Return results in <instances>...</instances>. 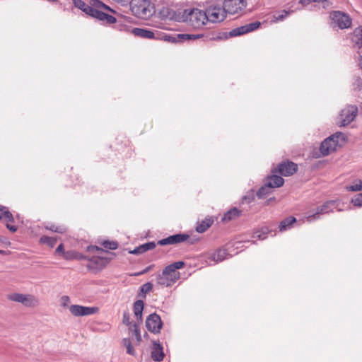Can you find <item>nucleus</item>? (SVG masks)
<instances>
[{
  "mask_svg": "<svg viewBox=\"0 0 362 362\" xmlns=\"http://www.w3.org/2000/svg\"><path fill=\"white\" fill-rule=\"evenodd\" d=\"M153 288V284L151 282H147L143 284L139 288V296L146 298L147 293L150 292Z\"/></svg>",
  "mask_w": 362,
  "mask_h": 362,
  "instance_id": "obj_33",
  "label": "nucleus"
},
{
  "mask_svg": "<svg viewBox=\"0 0 362 362\" xmlns=\"http://www.w3.org/2000/svg\"><path fill=\"white\" fill-rule=\"evenodd\" d=\"M61 305L63 307L67 306L70 303V298L68 296H63L61 299Z\"/></svg>",
  "mask_w": 362,
  "mask_h": 362,
  "instance_id": "obj_44",
  "label": "nucleus"
},
{
  "mask_svg": "<svg viewBox=\"0 0 362 362\" xmlns=\"http://www.w3.org/2000/svg\"><path fill=\"white\" fill-rule=\"evenodd\" d=\"M182 261L175 262L166 266L161 273L156 276V284L160 287H170L173 285L180 278V274L177 269H180L185 266Z\"/></svg>",
  "mask_w": 362,
  "mask_h": 362,
  "instance_id": "obj_2",
  "label": "nucleus"
},
{
  "mask_svg": "<svg viewBox=\"0 0 362 362\" xmlns=\"http://www.w3.org/2000/svg\"><path fill=\"white\" fill-rule=\"evenodd\" d=\"M358 107L356 105H347L341 110L338 120V125L339 127H345L349 124L354 120L358 115Z\"/></svg>",
  "mask_w": 362,
  "mask_h": 362,
  "instance_id": "obj_9",
  "label": "nucleus"
},
{
  "mask_svg": "<svg viewBox=\"0 0 362 362\" xmlns=\"http://www.w3.org/2000/svg\"><path fill=\"white\" fill-rule=\"evenodd\" d=\"M227 250L226 249L220 248L217 250H216L209 257L210 259L216 262H220L223 261L227 255H228Z\"/></svg>",
  "mask_w": 362,
  "mask_h": 362,
  "instance_id": "obj_24",
  "label": "nucleus"
},
{
  "mask_svg": "<svg viewBox=\"0 0 362 362\" xmlns=\"http://www.w3.org/2000/svg\"><path fill=\"white\" fill-rule=\"evenodd\" d=\"M76 259H86V257L84 255L78 253V257H76Z\"/></svg>",
  "mask_w": 362,
  "mask_h": 362,
  "instance_id": "obj_53",
  "label": "nucleus"
},
{
  "mask_svg": "<svg viewBox=\"0 0 362 362\" xmlns=\"http://www.w3.org/2000/svg\"><path fill=\"white\" fill-rule=\"evenodd\" d=\"M130 8L137 18L148 19L155 13L154 5L150 0H131Z\"/></svg>",
  "mask_w": 362,
  "mask_h": 362,
  "instance_id": "obj_4",
  "label": "nucleus"
},
{
  "mask_svg": "<svg viewBox=\"0 0 362 362\" xmlns=\"http://www.w3.org/2000/svg\"><path fill=\"white\" fill-rule=\"evenodd\" d=\"M296 222V218L293 216H289L281 221L279 226L280 231H285L290 229L292 225Z\"/></svg>",
  "mask_w": 362,
  "mask_h": 362,
  "instance_id": "obj_26",
  "label": "nucleus"
},
{
  "mask_svg": "<svg viewBox=\"0 0 362 362\" xmlns=\"http://www.w3.org/2000/svg\"><path fill=\"white\" fill-rule=\"evenodd\" d=\"M243 199L245 201H246L247 203H250L254 199L253 193L252 194L251 197H250V196H245L243 197Z\"/></svg>",
  "mask_w": 362,
  "mask_h": 362,
  "instance_id": "obj_48",
  "label": "nucleus"
},
{
  "mask_svg": "<svg viewBox=\"0 0 362 362\" xmlns=\"http://www.w3.org/2000/svg\"><path fill=\"white\" fill-rule=\"evenodd\" d=\"M64 245L62 243H61L56 249L55 250V252L56 253H62V255L64 256Z\"/></svg>",
  "mask_w": 362,
  "mask_h": 362,
  "instance_id": "obj_47",
  "label": "nucleus"
},
{
  "mask_svg": "<svg viewBox=\"0 0 362 362\" xmlns=\"http://www.w3.org/2000/svg\"><path fill=\"white\" fill-rule=\"evenodd\" d=\"M242 242H243V241H238V243H241Z\"/></svg>",
  "mask_w": 362,
  "mask_h": 362,
  "instance_id": "obj_59",
  "label": "nucleus"
},
{
  "mask_svg": "<svg viewBox=\"0 0 362 362\" xmlns=\"http://www.w3.org/2000/svg\"><path fill=\"white\" fill-rule=\"evenodd\" d=\"M275 197H271L267 201V204H269L271 202L274 201Z\"/></svg>",
  "mask_w": 362,
  "mask_h": 362,
  "instance_id": "obj_55",
  "label": "nucleus"
},
{
  "mask_svg": "<svg viewBox=\"0 0 362 362\" xmlns=\"http://www.w3.org/2000/svg\"><path fill=\"white\" fill-rule=\"evenodd\" d=\"M78 252L71 250V251L64 252L63 257L66 260H71V259H75L76 257H78Z\"/></svg>",
  "mask_w": 362,
  "mask_h": 362,
  "instance_id": "obj_41",
  "label": "nucleus"
},
{
  "mask_svg": "<svg viewBox=\"0 0 362 362\" xmlns=\"http://www.w3.org/2000/svg\"><path fill=\"white\" fill-rule=\"evenodd\" d=\"M312 2H313L312 0H300L299 1V3L303 6H307L310 4H311Z\"/></svg>",
  "mask_w": 362,
  "mask_h": 362,
  "instance_id": "obj_50",
  "label": "nucleus"
},
{
  "mask_svg": "<svg viewBox=\"0 0 362 362\" xmlns=\"http://www.w3.org/2000/svg\"><path fill=\"white\" fill-rule=\"evenodd\" d=\"M129 330L131 332L132 335L135 336L137 341L139 342L141 341L140 330L136 323H133L132 325L129 327Z\"/></svg>",
  "mask_w": 362,
  "mask_h": 362,
  "instance_id": "obj_34",
  "label": "nucleus"
},
{
  "mask_svg": "<svg viewBox=\"0 0 362 362\" xmlns=\"http://www.w3.org/2000/svg\"><path fill=\"white\" fill-rule=\"evenodd\" d=\"M155 247L154 242H148L134 248L130 253L134 255L142 254L148 250H153Z\"/></svg>",
  "mask_w": 362,
  "mask_h": 362,
  "instance_id": "obj_23",
  "label": "nucleus"
},
{
  "mask_svg": "<svg viewBox=\"0 0 362 362\" xmlns=\"http://www.w3.org/2000/svg\"><path fill=\"white\" fill-rule=\"evenodd\" d=\"M180 37H181V39H182V42H184V41H186V40H197V39H199L200 37H202L203 35H199V34H197V35H194V34H182V35H180Z\"/></svg>",
  "mask_w": 362,
  "mask_h": 362,
  "instance_id": "obj_40",
  "label": "nucleus"
},
{
  "mask_svg": "<svg viewBox=\"0 0 362 362\" xmlns=\"http://www.w3.org/2000/svg\"><path fill=\"white\" fill-rule=\"evenodd\" d=\"M70 313L76 317L88 316L96 313L98 308L96 307H86L79 305H71L69 307Z\"/></svg>",
  "mask_w": 362,
  "mask_h": 362,
  "instance_id": "obj_13",
  "label": "nucleus"
},
{
  "mask_svg": "<svg viewBox=\"0 0 362 362\" xmlns=\"http://www.w3.org/2000/svg\"><path fill=\"white\" fill-rule=\"evenodd\" d=\"M0 254L1 255H6V252L5 250H0Z\"/></svg>",
  "mask_w": 362,
  "mask_h": 362,
  "instance_id": "obj_56",
  "label": "nucleus"
},
{
  "mask_svg": "<svg viewBox=\"0 0 362 362\" xmlns=\"http://www.w3.org/2000/svg\"><path fill=\"white\" fill-rule=\"evenodd\" d=\"M93 251H94V252H98V251H102V252H103V251H104V250H103V249H102V248H100V247H98V246H93Z\"/></svg>",
  "mask_w": 362,
  "mask_h": 362,
  "instance_id": "obj_51",
  "label": "nucleus"
},
{
  "mask_svg": "<svg viewBox=\"0 0 362 362\" xmlns=\"http://www.w3.org/2000/svg\"><path fill=\"white\" fill-rule=\"evenodd\" d=\"M358 65L360 68L362 69V56H360L358 58Z\"/></svg>",
  "mask_w": 362,
  "mask_h": 362,
  "instance_id": "obj_54",
  "label": "nucleus"
},
{
  "mask_svg": "<svg viewBox=\"0 0 362 362\" xmlns=\"http://www.w3.org/2000/svg\"><path fill=\"white\" fill-rule=\"evenodd\" d=\"M103 245L106 249L114 250L118 247V243L116 241L106 240L103 243Z\"/></svg>",
  "mask_w": 362,
  "mask_h": 362,
  "instance_id": "obj_39",
  "label": "nucleus"
},
{
  "mask_svg": "<svg viewBox=\"0 0 362 362\" xmlns=\"http://www.w3.org/2000/svg\"><path fill=\"white\" fill-rule=\"evenodd\" d=\"M352 42L358 48L362 47V26H359L354 30Z\"/></svg>",
  "mask_w": 362,
  "mask_h": 362,
  "instance_id": "obj_25",
  "label": "nucleus"
},
{
  "mask_svg": "<svg viewBox=\"0 0 362 362\" xmlns=\"http://www.w3.org/2000/svg\"><path fill=\"white\" fill-rule=\"evenodd\" d=\"M164 353L163 347L160 344L154 343L153 347L151 351V358L154 361H161L164 358Z\"/></svg>",
  "mask_w": 362,
  "mask_h": 362,
  "instance_id": "obj_20",
  "label": "nucleus"
},
{
  "mask_svg": "<svg viewBox=\"0 0 362 362\" xmlns=\"http://www.w3.org/2000/svg\"><path fill=\"white\" fill-rule=\"evenodd\" d=\"M144 303L142 300H137L134 303V314L139 322H142V313L144 310Z\"/></svg>",
  "mask_w": 362,
  "mask_h": 362,
  "instance_id": "obj_21",
  "label": "nucleus"
},
{
  "mask_svg": "<svg viewBox=\"0 0 362 362\" xmlns=\"http://www.w3.org/2000/svg\"><path fill=\"white\" fill-rule=\"evenodd\" d=\"M213 222L214 220L211 218H206L201 223H198L196 230L200 233H204L212 225Z\"/></svg>",
  "mask_w": 362,
  "mask_h": 362,
  "instance_id": "obj_27",
  "label": "nucleus"
},
{
  "mask_svg": "<svg viewBox=\"0 0 362 362\" xmlns=\"http://www.w3.org/2000/svg\"><path fill=\"white\" fill-rule=\"evenodd\" d=\"M204 12L206 13V18L207 21L213 23H217L223 21L228 14L226 11L224 9L223 5L222 4V6H221L216 2H212L207 4Z\"/></svg>",
  "mask_w": 362,
  "mask_h": 362,
  "instance_id": "obj_5",
  "label": "nucleus"
},
{
  "mask_svg": "<svg viewBox=\"0 0 362 362\" xmlns=\"http://www.w3.org/2000/svg\"><path fill=\"white\" fill-rule=\"evenodd\" d=\"M122 322L129 327L132 325V323L130 322L129 314L127 312H124Z\"/></svg>",
  "mask_w": 362,
  "mask_h": 362,
  "instance_id": "obj_43",
  "label": "nucleus"
},
{
  "mask_svg": "<svg viewBox=\"0 0 362 362\" xmlns=\"http://www.w3.org/2000/svg\"><path fill=\"white\" fill-rule=\"evenodd\" d=\"M277 173H279L276 171V169L274 168L272 170V175L267 177L266 182L271 184L270 187L272 189L280 187L284 183V180L281 176L278 175Z\"/></svg>",
  "mask_w": 362,
  "mask_h": 362,
  "instance_id": "obj_19",
  "label": "nucleus"
},
{
  "mask_svg": "<svg viewBox=\"0 0 362 362\" xmlns=\"http://www.w3.org/2000/svg\"><path fill=\"white\" fill-rule=\"evenodd\" d=\"M261 23L259 21H255L238 28L233 29L230 31V35L232 37L242 35L250 32L254 31L259 28Z\"/></svg>",
  "mask_w": 362,
  "mask_h": 362,
  "instance_id": "obj_15",
  "label": "nucleus"
},
{
  "mask_svg": "<svg viewBox=\"0 0 362 362\" xmlns=\"http://www.w3.org/2000/svg\"><path fill=\"white\" fill-rule=\"evenodd\" d=\"M241 214V211L238 209L237 208H233L230 210H229L228 212H226L223 218H222V221H231L233 219H235L238 217H239Z\"/></svg>",
  "mask_w": 362,
  "mask_h": 362,
  "instance_id": "obj_28",
  "label": "nucleus"
},
{
  "mask_svg": "<svg viewBox=\"0 0 362 362\" xmlns=\"http://www.w3.org/2000/svg\"><path fill=\"white\" fill-rule=\"evenodd\" d=\"M189 238V235L187 234H175L173 235H170L166 238H163L158 242V244L160 245H175L187 241Z\"/></svg>",
  "mask_w": 362,
  "mask_h": 362,
  "instance_id": "obj_17",
  "label": "nucleus"
},
{
  "mask_svg": "<svg viewBox=\"0 0 362 362\" xmlns=\"http://www.w3.org/2000/svg\"><path fill=\"white\" fill-rule=\"evenodd\" d=\"M162 321L158 315L156 313L151 314L146 320V326L148 331L153 333H158L162 328Z\"/></svg>",
  "mask_w": 362,
  "mask_h": 362,
  "instance_id": "obj_14",
  "label": "nucleus"
},
{
  "mask_svg": "<svg viewBox=\"0 0 362 362\" xmlns=\"http://www.w3.org/2000/svg\"><path fill=\"white\" fill-rule=\"evenodd\" d=\"M86 250H87L88 252H94V251H93V245H89V246H88V247H87V248H86Z\"/></svg>",
  "mask_w": 362,
  "mask_h": 362,
  "instance_id": "obj_52",
  "label": "nucleus"
},
{
  "mask_svg": "<svg viewBox=\"0 0 362 362\" xmlns=\"http://www.w3.org/2000/svg\"><path fill=\"white\" fill-rule=\"evenodd\" d=\"M270 183H267L266 182L265 184L258 189L257 192V196L259 199L264 198V197H266L267 195L272 192V189L270 187Z\"/></svg>",
  "mask_w": 362,
  "mask_h": 362,
  "instance_id": "obj_29",
  "label": "nucleus"
},
{
  "mask_svg": "<svg viewBox=\"0 0 362 362\" xmlns=\"http://www.w3.org/2000/svg\"><path fill=\"white\" fill-rule=\"evenodd\" d=\"M321 4L325 9L329 8L332 6V3L329 0H322Z\"/></svg>",
  "mask_w": 362,
  "mask_h": 362,
  "instance_id": "obj_45",
  "label": "nucleus"
},
{
  "mask_svg": "<svg viewBox=\"0 0 362 362\" xmlns=\"http://www.w3.org/2000/svg\"><path fill=\"white\" fill-rule=\"evenodd\" d=\"M347 191L357 192L362 190V181L361 180H356L352 185L347 186Z\"/></svg>",
  "mask_w": 362,
  "mask_h": 362,
  "instance_id": "obj_36",
  "label": "nucleus"
},
{
  "mask_svg": "<svg viewBox=\"0 0 362 362\" xmlns=\"http://www.w3.org/2000/svg\"><path fill=\"white\" fill-rule=\"evenodd\" d=\"M329 18L332 25L340 29L349 28L352 24V19L349 15L340 11H332L329 13Z\"/></svg>",
  "mask_w": 362,
  "mask_h": 362,
  "instance_id": "obj_8",
  "label": "nucleus"
},
{
  "mask_svg": "<svg viewBox=\"0 0 362 362\" xmlns=\"http://www.w3.org/2000/svg\"><path fill=\"white\" fill-rule=\"evenodd\" d=\"M206 13L199 8L185 9L182 15V21L194 28H201L208 23Z\"/></svg>",
  "mask_w": 362,
  "mask_h": 362,
  "instance_id": "obj_3",
  "label": "nucleus"
},
{
  "mask_svg": "<svg viewBox=\"0 0 362 362\" xmlns=\"http://www.w3.org/2000/svg\"><path fill=\"white\" fill-rule=\"evenodd\" d=\"M113 1L120 4L121 6H126L130 3V0H112Z\"/></svg>",
  "mask_w": 362,
  "mask_h": 362,
  "instance_id": "obj_46",
  "label": "nucleus"
},
{
  "mask_svg": "<svg viewBox=\"0 0 362 362\" xmlns=\"http://www.w3.org/2000/svg\"><path fill=\"white\" fill-rule=\"evenodd\" d=\"M0 221L6 224V228L12 233L17 231L18 228L16 226L11 225L9 223L14 222L13 214L9 211L7 207L0 205Z\"/></svg>",
  "mask_w": 362,
  "mask_h": 362,
  "instance_id": "obj_12",
  "label": "nucleus"
},
{
  "mask_svg": "<svg viewBox=\"0 0 362 362\" xmlns=\"http://www.w3.org/2000/svg\"><path fill=\"white\" fill-rule=\"evenodd\" d=\"M123 345L127 348V354L130 355H134V349L133 346H132V343L130 341L129 339L124 338L122 340Z\"/></svg>",
  "mask_w": 362,
  "mask_h": 362,
  "instance_id": "obj_38",
  "label": "nucleus"
},
{
  "mask_svg": "<svg viewBox=\"0 0 362 362\" xmlns=\"http://www.w3.org/2000/svg\"><path fill=\"white\" fill-rule=\"evenodd\" d=\"M57 238L54 237H48L46 235H43L40 238V243L45 244L49 247H54L57 243Z\"/></svg>",
  "mask_w": 362,
  "mask_h": 362,
  "instance_id": "obj_32",
  "label": "nucleus"
},
{
  "mask_svg": "<svg viewBox=\"0 0 362 362\" xmlns=\"http://www.w3.org/2000/svg\"><path fill=\"white\" fill-rule=\"evenodd\" d=\"M223 5L228 14H241L247 6V0H223Z\"/></svg>",
  "mask_w": 362,
  "mask_h": 362,
  "instance_id": "obj_10",
  "label": "nucleus"
},
{
  "mask_svg": "<svg viewBox=\"0 0 362 362\" xmlns=\"http://www.w3.org/2000/svg\"><path fill=\"white\" fill-rule=\"evenodd\" d=\"M151 268V266H149L148 267H146V269H144L143 271L136 274L135 275L138 276V275H142V274H144L146 273H147Z\"/></svg>",
  "mask_w": 362,
  "mask_h": 362,
  "instance_id": "obj_49",
  "label": "nucleus"
},
{
  "mask_svg": "<svg viewBox=\"0 0 362 362\" xmlns=\"http://www.w3.org/2000/svg\"><path fill=\"white\" fill-rule=\"evenodd\" d=\"M269 233L268 228L264 227L261 229V231H256L253 233L252 238H257L259 240H264L267 238V235Z\"/></svg>",
  "mask_w": 362,
  "mask_h": 362,
  "instance_id": "obj_35",
  "label": "nucleus"
},
{
  "mask_svg": "<svg viewBox=\"0 0 362 362\" xmlns=\"http://www.w3.org/2000/svg\"><path fill=\"white\" fill-rule=\"evenodd\" d=\"M115 254L111 253L110 257H93L90 259V264L88 267H95V269H101L106 267V265L112 259Z\"/></svg>",
  "mask_w": 362,
  "mask_h": 362,
  "instance_id": "obj_18",
  "label": "nucleus"
},
{
  "mask_svg": "<svg viewBox=\"0 0 362 362\" xmlns=\"http://www.w3.org/2000/svg\"><path fill=\"white\" fill-rule=\"evenodd\" d=\"M281 175L287 177L293 175L298 170V165L291 161L282 162L276 168Z\"/></svg>",
  "mask_w": 362,
  "mask_h": 362,
  "instance_id": "obj_16",
  "label": "nucleus"
},
{
  "mask_svg": "<svg viewBox=\"0 0 362 362\" xmlns=\"http://www.w3.org/2000/svg\"><path fill=\"white\" fill-rule=\"evenodd\" d=\"M247 242H250V240H248ZM251 243H252V244H255V240H252V241H251Z\"/></svg>",
  "mask_w": 362,
  "mask_h": 362,
  "instance_id": "obj_58",
  "label": "nucleus"
},
{
  "mask_svg": "<svg viewBox=\"0 0 362 362\" xmlns=\"http://www.w3.org/2000/svg\"><path fill=\"white\" fill-rule=\"evenodd\" d=\"M180 35H182V34H175V35L164 34L163 35L161 36V39H163V40H165L166 42L176 43V42H182V39H181Z\"/></svg>",
  "mask_w": 362,
  "mask_h": 362,
  "instance_id": "obj_30",
  "label": "nucleus"
},
{
  "mask_svg": "<svg viewBox=\"0 0 362 362\" xmlns=\"http://www.w3.org/2000/svg\"><path fill=\"white\" fill-rule=\"evenodd\" d=\"M46 229L49 230L52 232L59 233H64L66 232V228H64L62 226H56V225H50V226H46Z\"/></svg>",
  "mask_w": 362,
  "mask_h": 362,
  "instance_id": "obj_37",
  "label": "nucleus"
},
{
  "mask_svg": "<svg viewBox=\"0 0 362 362\" xmlns=\"http://www.w3.org/2000/svg\"><path fill=\"white\" fill-rule=\"evenodd\" d=\"M335 201H328L324 203L322 206H318L316 209V211L312 214H309L306 218L309 222H312L315 220L320 218V215L327 214L329 212L333 211Z\"/></svg>",
  "mask_w": 362,
  "mask_h": 362,
  "instance_id": "obj_11",
  "label": "nucleus"
},
{
  "mask_svg": "<svg viewBox=\"0 0 362 362\" xmlns=\"http://www.w3.org/2000/svg\"><path fill=\"white\" fill-rule=\"evenodd\" d=\"M351 203L356 206H362V192L356 194L351 199Z\"/></svg>",
  "mask_w": 362,
  "mask_h": 362,
  "instance_id": "obj_42",
  "label": "nucleus"
},
{
  "mask_svg": "<svg viewBox=\"0 0 362 362\" xmlns=\"http://www.w3.org/2000/svg\"><path fill=\"white\" fill-rule=\"evenodd\" d=\"M132 33L139 37L146 38V39H153L155 38V33L149 30L143 29V28H134Z\"/></svg>",
  "mask_w": 362,
  "mask_h": 362,
  "instance_id": "obj_22",
  "label": "nucleus"
},
{
  "mask_svg": "<svg viewBox=\"0 0 362 362\" xmlns=\"http://www.w3.org/2000/svg\"><path fill=\"white\" fill-rule=\"evenodd\" d=\"M346 139L345 135L341 132H337L326 139H325L320 145V150L323 156H327L331 153L335 151L337 148L340 144L339 140L344 141Z\"/></svg>",
  "mask_w": 362,
  "mask_h": 362,
  "instance_id": "obj_6",
  "label": "nucleus"
},
{
  "mask_svg": "<svg viewBox=\"0 0 362 362\" xmlns=\"http://www.w3.org/2000/svg\"><path fill=\"white\" fill-rule=\"evenodd\" d=\"M322 0H312L313 2H318V3H322Z\"/></svg>",
  "mask_w": 362,
  "mask_h": 362,
  "instance_id": "obj_57",
  "label": "nucleus"
},
{
  "mask_svg": "<svg viewBox=\"0 0 362 362\" xmlns=\"http://www.w3.org/2000/svg\"><path fill=\"white\" fill-rule=\"evenodd\" d=\"M7 299L16 303H21L27 308H36L40 305L39 299L31 294L13 293L7 295Z\"/></svg>",
  "mask_w": 362,
  "mask_h": 362,
  "instance_id": "obj_7",
  "label": "nucleus"
},
{
  "mask_svg": "<svg viewBox=\"0 0 362 362\" xmlns=\"http://www.w3.org/2000/svg\"><path fill=\"white\" fill-rule=\"evenodd\" d=\"M74 5L86 15L103 23L112 24L116 18L105 13L106 11L115 13L108 6L99 0H72Z\"/></svg>",
  "mask_w": 362,
  "mask_h": 362,
  "instance_id": "obj_1",
  "label": "nucleus"
},
{
  "mask_svg": "<svg viewBox=\"0 0 362 362\" xmlns=\"http://www.w3.org/2000/svg\"><path fill=\"white\" fill-rule=\"evenodd\" d=\"M293 12V10H283L281 11V13L280 14H274L273 16L272 22L277 23L279 21H283L287 16H288L290 14H291Z\"/></svg>",
  "mask_w": 362,
  "mask_h": 362,
  "instance_id": "obj_31",
  "label": "nucleus"
}]
</instances>
